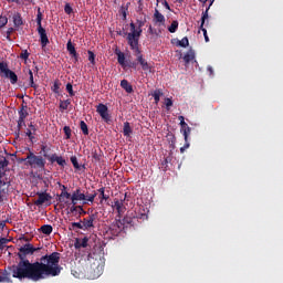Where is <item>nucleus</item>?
Returning <instances> with one entry per match:
<instances>
[{
  "instance_id": "obj_56",
  "label": "nucleus",
  "mask_w": 283,
  "mask_h": 283,
  "mask_svg": "<svg viewBox=\"0 0 283 283\" xmlns=\"http://www.w3.org/2000/svg\"><path fill=\"white\" fill-rule=\"evenodd\" d=\"M29 129L30 132H32V134L36 135V125H34L32 122L29 124Z\"/></svg>"
},
{
  "instance_id": "obj_51",
  "label": "nucleus",
  "mask_w": 283,
  "mask_h": 283,
  "mask_svg": "<svg viewBox=\"0 0 283 283\" xmlns=\"http://www.w3.org/2000/svg\"><path fill=\"white\" fill-rule=\"evenodd\" d=\"M64 12H65V14H72V12H74V9L72 8V6L70 3H66L64 6Z\"/></svg>"
},
{
  "instance_id": "obj_13",
  "label": "nucleus",
  "mask_w": 283,
  "mask_h": 283,
  "mask_svg": "<svg viewBox=\"0 0 283 283\" xmlns=\"http://www.w3.org/2000/svg\"><path fill=\"white\" fill-rule=\"evenodd\" d=\"M87 242H90L87 237H84L83 239H76L74 247L75 249H87Z\"/></svg>"
},
{
  "instance_id": "obj_62",
  "label": "nucleus",
  "mask_w": 283,
  "mask_h": 283,
  "mask_svg": "<svg viewBox=\"0 0 283 283\" xmlns=\"http://www.w3.org/2000/svg\"><path fill=\"white\" fill-rule=\"evenodd\" d=\"M124 222H126V224H132V219L129 217H125Z\"/></svg>"
},
{
  "instance_id": "obj_52",
  "label": "nucleus",
  "mask_w": 283,
  "mask_h": 283,
  "mask_svg": "<svg viewBox=\"0 0 283 283\" xmlns=\"http://www.w3.org/2000/svg\"><path fill=\"white\" fill-rule=\"evenodd\" d=\"M70 199H71L72 207H76V205H78L80 200L76 199V195H71Z\"/></svg>"
},
{
  "instance_id": "obj_38",
  "label": "nucleus",
  "mask_w": 283,
  "mask_h": 283,
  "mask_svg": "<svg viewBox=\"0 0 283 283\" xmlns=\"http://www.w3.org/2000/svg\"><path fill=\"white\" fill-rule=\"evenodd\" d=\"M88 54V61L92 65H96V54L92 51H87Z\"/></svg>"
},
{
  "instance_id": "obj_14",
  "label": "nucleus",
  "mask_w": 283,
  "mask_h": 283,
  "mask_svg": "<svg viewBox=\"0 0 283 283\" xmlns=\"http://www.w3.org/2000/svg\"><path fill=\"white\" fill-rule=\"evenodd\" d=\"M42 21H43V12H41V9L39 7L38 8L36 19H35V22H36V25H38V32H41L42 30H45L43 28Z\"/></svg>"
},
{
  "instance_id": "obj_36",
  "label": "nucleus",
  "mask_w": 283,
  "mask_h": 283,
  "mask_svg": "<svg viewBox=\"0 0 283 283\" xmlns=\"http://www.w3.org/2000/svg\"><path fill=\"white\" fill-rule=\"evenodd\" d=\"M3 282H11L10 273H8V271L6 270L2 272V276L0 275V283H3Z\"/></svg>"
},
{
  "instance_id": "obj_16",
  "label": "nucleus",
  "mask_w": 283,
  "mask_h": 283,
  "mask_svg": "<svg viewBox=\"0 0 283 283\" xmlns=\"http://www.w3.org/2000/svg\"><path fill=\"white\" fill-rule=\"evenodd\" d=\"M120 87L122 90H125L127 94H132L134 92V86H132V84H129V81L127 80L120 81Z\"/></svg>"
},
{
  "instance_id": "obj_2",
  "label": "nucleus",
  "mask_w": 283,
  "mask_h": 283,
  "mask_svg": "<svg viewBox=\"0 0 283 283\" xmlns=\"http://www.w3.org/2000/svg\"><path fill=\"white\" fill-rule=\"evenodd\" d=\"M130 32L127 34V43L130 48V50L134 52L135 56H137L136 61L142 66V70L144 72H151V65L145 57L143 56V53L140 51V30L136 31L134 29V22H130Z\"/></svg>"
},
{
  "instance_id": "obj_37",
  "label": "nucleus",
  "mask_w": 283,
  "mask_h": 283,
  "mask_svg": "<svg viewBox=\"0 0 283 283\" xmlns=\"http://www.w3.org/2000/svg\"><path fill=\"white\" fill-rule=\"evenodd\" d=\"M63 132L65 134V140H70L72 138V128L64 126Z\"/></svg>"
},
{
  "instance_id": "obj_59",
  "label": "nucleus",
  "mask_w": 283,
  "mask_h": 283,
  "mask_svg": "<svg viewBox=\"0 0 283 283\" xmlns=\"http://www.w3.org/2000/svg\"><path fill=\"white\" fill-rule=\"evenodd\" d=\"M179 118V120H180V127H185L187 124L185 123V116H179L178 117Z\"/></svg>"
},
{
  "instance_id": "obj_41",
  "label": "nucleus",
  "mask_w": 283,
  "mask_h": 283,
  "mask_svg": "<svg viewBox=\"0 0 283 283\" xmlns=\"http://www.w3.org/2000/svg\"><path fill=\"white\" fill-rule=\"evenodd\" d=\"M6 25H8V17L0 15V30L1 28H6Z\"/></svg>"
},
{
  "instance_id": "obj_22",
  "label": "nucleus",
  "mask_w": 283,
  "mask_h": 283,
  "mask_svg": "<svg viewBox=\"0 0 283 283\" xmlns=\"http://www.w3.org/2000/svg\"><path fill=\"white\" fill-rule=\"evenodd\" d=\"M13 25L15 28H21V25H23V18L21 17V13H15L13 15Z\"/></svg>"
},
{
  "instance_id": "obj_19",
  "label": "nucleus",
  "mask_w": 283,
  "mask_h": 283,
  "mask_svg": "<svg viewBox=\"0 0 283 283\" xmlns=\"http://www.w3.org/2000/svg\"><path fill=\"white\" fill-rule=\"evenodd\" d=\"M111 231H114L113 235H118V233L123 231V223L120 221H116L112 224Z\"/></svg>"
},
{
  "instance_id": "obj_34",
  "label": "nucleus",
  "mask_w": 283,
  "mask_h": 283,
  "mask_svg": "<svg viewBox=\"0 0 283 283\" xmlns=\"http://www.w3.org/2000/svg\"><path fill=\"white\" fill-rule=\"evenodd\" d=\"M71 163H72L74 169H81V167H82V169H85V165H83V166L78 165V158H76V156L71 157Z\"/></svg>"
},
{
  "instance_id": "obj_4",
  "label": "nucleus",
  "mask_w": 283,
  "mask_h": 283,
  "mask_svg": "<svg viewBox=\"0 0 283 283\" xmlns=\"http://www.w3.org/2000/svg\"><path fill=\"white\" fill-rule=\"evenodd\" d=\"M0 70L2 72V78H8L10 81L11 85H17L19 83V76L14 71L10 70V66H8V63L6 66L0 65Z\"/></svg>"
},
{
  "instance_id": "obj_6",
  "label": "nucleus",
  "mask_w": 283,
  "mask_h": 283,
  "mask_svg": "<svg viewBox=\"0 0 283 283\" xmlns=\"http://www.w3.org/2000/svg\"><path fill=\"white\" fill-rule=\"evenodd\" d=\"M96 218H98V212L92 213L81 220L84 231H90V229H94V220H96Z\"/></svg>"
},
{
  "instance_id": "obj_21",
  "label": "nucleus",
  "mask_w": 283,
  "mask_h": 283,
  "mask_svg": "<svg viewBox=\"0 0 283 283\" xmlns=\"http://www.w3.org/2000/svg\"><path fill=\"white\" fill-rule=\"evenodd\" d=\"M117 54V63H119V65H122V67L125 70V67H127V63L125 62V53L118 51L116 52Z\"/></svg>"
},
{
  "instance_id": "obj_12",
  "label": "nucleus",
  "mask_w": 283,
  "mask_h": 283,
  "mask_svg": "<svg viewBox=\"0 0 283 283\" xmlns=\"http://www.w3.org/2000/svg\"><path fill=\"white\" fill-rule=\"evenodd\" d=\"M184 61L186 65H189V63H196V51L193 49H190L185 55Z\"/></svg>"
},
{
  "instance_id": "obj_35",
  "label": "nucleus",
  "mask_w": 283,
  "mask_h": 283,
  "mask_svg": "<svg viewBox=\"0 0 283 283\" xmlns=\"http://www.w3.org/2000/svg\"><path fill=\"white\" fill-rule=\"evenodd\" d=\"M177 45H179V48H189V38H182L177 42Z\"/></svg>"
},
{
  "instance_id": "obj_42",
  "label": "nucleus",
  "mask_w": 283,
  "mask_h": 283,
  "mask_svg": "<svg viewBox=\"0 0 283 283\" xmlns=\"http://www.w3.org/2000/svg\"><path fill=\"white\" fill-rule=\"evenodd\" d=\"M67 213H73V216H78V206L69 207Z\"/></svg>"
},
{
  "instance_id": "obj_57",
  "label": "nucleus",
  "mask_w": 283,
  "mask_h": 283,
  "mask_svg": "<svg viewBox=\"0 0 283 283\" xmlns=\"http://www.w3.org/2000/svg\"><path fill=\"white\" fill-rule=\"evenodd\" d=\"M123 20L127 21V8H122Z\"/></svg>"
},
{
  "instance_id": "obj_53",
  "label": "nucleus",
  "mask_w": 283,
  "mask_h": 283,
  "mask_svg": "<svg viewBox=\"0 0 283 283\" xmlns=\"http://www.w3.org/2000/svg\"><path fill=\"white\" fill-rule=\"evenodd\" d=\"M143 25H145V22H143V21H139V23H138V29H136V24H134V30H135V32H140V34H143Z\"/></svg>"
},
{
  "instance_id": "obj_58",
  "label": "nucleus",
  "mask_w": 283,
  "mask_h": 283,
  "mask_svg": "<svg viewBox=\"0 0 283 283\" xmlns=\"http://www.w3.org/2000/svg\"><path fill=\"white\" fill-rule=\"evenodd\" d=\"M137 65L138 64L136 62H130L129 64H126V67H132V70H136Z\"/></svg>"
},
{
  "instance_id": "obj_8",
  "label": "nucleus",
  "mask_w": 283,
  "mask_h": 283,
  "mask_svg": "<svg viewBox=\"0 0 283 283\" xmlns=\"http://www.w3.org/2000/svg\"><path fill=\"white\" fill-rule=\"evenodd\" d=\"M38 200H35L33 203L35 207H42V205H45V202H50L52 200V195L48 192H36Z\"/></svg>"
},
{
  "instance_id": "obj_17",
  "label": "nucleus",
  "mask_w": 283,
  "mask_h": 283,
  "mask_svg": "<svg viewBox=\"0 0 283 283\" xmlns=\"http://www.w3.org/2000/svg\"><path fill=\"white\" fill-rule=\"evenodd\" d=\"M19 118L20 120H24L30 116V113H28V106L22 105L21 108L18 111Z\"/></svg>"
},
{
  "instance_id": "obj_24",
  "label": "nucleus",
  "mask_w": 283,
  "mask_h": 283,
  "mask_svg": "<svg viewBox=\"0 0 283 283\" xmlns=\"http://www.w3.org/2000/svg\"><path fill=\"white\" fill-rule=\"evenodd\" d=\"M78 229H81L82 231H84V228H83V222H72L70 226H69V231H78Z\"/></svg>"
},
{
  "instance_id": "obj_11",
  "label": "nucleus",
  "mask_w": 283,
  "mask_h": 283,
  "mask_svg": "<svg viewBox=\"0 0 283 283\" xmlns=\"http://www.w3.org/2000/svg\"><path fill=\"white\" fill-rule=\"evenodd\" d=\"M153 21L155 25H165V15L158 11V9L155 10Z\"/></svg>"
},
{
  "instance_id": "obj_18",
  "label": "nucleus",
  "mask_w": 283,
  "mask_h": 283,
  "mask_svg": "<svg viewBox=\"0 0 283 283\" xmlns=\"http://www.w3.org/2000/svg\"><path fill=\"white\" fill-rule=\"evenodd\" d=\"M97 191L99 193V205H103V202H107V200H109V195L105 193V187L99 188Z\"/></svg>"
},
{
  "instance_id": "obj_55",
  "label": "nucleus",
  "mask_w": 283,
  "mask_h": 283,
  "mask_svg": "<svg viewBox=\"0 0 283 283\" xmlns=\"http://www.w3.org/2000/svg\"><path fill=\"white\" fill-rule=\"evenodd\" d=\"M165 105H166L167 109H169V107H171L174 105V101H171V98L167 97L165 99Z\"/></svg>"
},
{
  "instance_id": "obj_54",
  "label": "nucleus",
  "mask_w": 283,
  "mask_h": 283,
  "mask_svg": "<svg viewBox=\"0 0 283 283\" xmlns=\"http://www.w3.org/2000/svg\"><path fill=\"white\" fill-rule=\"evenodd\" d=\"M41 151L43 154L42 158H48V146L46 145L41 146Z\"/></svg>"
},
{
  "instance_id": "obj_64",
  "label": "nucleus",
  "mask_w": 283,
  "mask_h": 283,
  "mask_svg": "<svg viewBox=\"0 0 283 283\" xmlns=\"http://www.w3.org/2000/svg\"><path fill=\"white\" fill-rule=\"evenodd\" d=\"M148 32H149V34H156V32L154 31V28L151 25H149Z\"/></svg>"
},
{
  "instance_id": "obj_60",
  "label": "nucleus",
  "mask_w": 283,
  "mask_h": 283,
  "mask_svg": "<svg viewBox=\"0 0 283 283\" xmlns=\"http://www.w3.org/2000/svg\"><path fill=\"white\" fill-rule=\"evenodd\" d=\"M94 160H101V156H98V153H93Z\"/></svg>"
},
{
  "instance_id": "obj_3",
  "label": "nucleus",
  "mask_w": 283,
  "mask_h": 283,
  "mask_svg": "<svg viewBox=\"0 0 283 283\" xmlns=\"http://www.w3.org/2000/svg\"><path fill=\"white\" fill-rule=\"evenodd\" d=\"M21 163H24V165L31 169H38V171H45V165L48 164L43 156L36 155L31 150L27 153L25 158L21 159Z\"/></svg>"
},
{
  "instance_id": "obj_63",
  "label": "nucleus",
  "mask_w": 283,
  "mask_h": 283,
  "mask_svg": "<svg viewBox=\"0 0 283 283\" xmlns=\"http://www.w3.org/2000/svg\"><path fill=\"white\" fill-rule=\"evenodd\" d=\"M12 32H14V28H12V27L7 30V34H9V35H11Z\"/></svg>"
},
{
  "instance_id": "obj_46",
  "label": "nucleus",
  "mask_w": 283,
  "mask_h": 283,
  "mask_svg": "<svg viewBox=\"0 0 283 283\" xmlns=\"http://www.w3.org/2000/svg\"><path fill=\"white\" fill-rule=\"evenodd\" d=\"M8 242H10V240L7 238L0 239V251H3V249H6V244H8Z\"/></svg>"
},
{
  "instance_id": "obj_39",
  "label": "nucleus",
  "mask_w": 283,
  "mask_h": 283,
  "mask_svg": "<svg viewBox=\"0 0 283 283\" xmlns=\"http://www.w3.org/2000/svg\"><path fill=\"white\" fill-rule=\"evenodd\" d=\"M87 211H85V209H83V206H77V220H81V216H86Z\"/></svg>"
},
{
  "instance_id": "obj_47",
  "label": "nucleus",
  "mask_w": 283,
  "mask_h": 283,
  "mask_svg": "<svg viewBox=\"0 0 283 283\" xmlns=\"http://www.w3.org/2000/svg\"><path fill=\"white\" fill-rule=\"evenodd\" d=\"M97 193L94 191V193L86 195V199L84 201L86 202H94V199L96 198Z\"/></svg>"
},
{
  "instance_id": "obj_44",
  "label": "nucleus",
  "mask_w": 283,
  "mask_h": 283,
  "mask_svg": "<svg viewBox=\"0 0 283 283\" xmlns=\"http://www.w3.org/2000/svg\"><path fill=\"white\" fill-rule=\"evenodd\" d=\"M59 157H60L59 155L52 154L51 156L48 155V157H45V158H48V160L51 163V165H54V163H56Z\"/></svg>"
},
{
  "instance_id": "obj_26",
  "label": "nucleus",
  "mask_w": 283,
  "mask_h": 283,
  "mask_svg": "<svg viewBox=\"0 0 283 283\" xmlns=\"http://www.w3.org/2000/svg\"><path fill=\"white\" fill-rule=\"evenodd\" d=\"M41 233H43L44 235H50L52 233V231H54V228H52L51 224H44L40 228Z\"/></svg>"
},
{
  "instance_id": "obj_28",
  "label": "nucleus",
  "mask_w": 283,
  "mask_h": 283,
  "mask_svg": "<svg viewBox=\"0 0 283 283\" xmlns=\"http://www.w3.org/2000/svg\"><path fill=\"white\" fill-rule=\"evenodd\" d=\"M80 128L82 130V134H84V136H90V128L87 127V124L85 123V120L80 122Z\"/></svg>"
},
{
  "instance_id": "obj_20",
  "label": "nucleus",
  "mask_w": 283,
  "mask_h": 283,
  "mask_svg": "<svg viewBox=\"0 0 283 283\" xmlns=\"http://www.w3.org/2000/svg\"><path fill=\"white\" fill-rule=\"evenodd\" d=\"M123 202H125V198L120 201L115 200L114 207H115L117 213H125V206Z\"/></svg>"
},
{
  "instance_id": "obj_43",
  "label": "nucleus",
  "mask_w": 283,
  "mask_h": 283,
  "mask_svg": "<svg viewBox=\"0 0 283 283\" xmlns=\"http://www.w3.org/2000/svg\"><path fill=\"white\" fill-rule=\"evenodd\" d=\"M66 92L70 96H75L76 93H74V87L72 86V83L66 84Z\"/></svg>"
},
{
  "instance_id": "obj_7",
  "label": "nucleus",
  "mask_w": 283,
  "mask_h": 283,
  "mask_svg": "<svg viewBox=\"0 0 283 283\" xmlns=\"http://www.w3.org/2000/svg\"><path fill=\"white\" fill-rule=\"evenodd\" d=\"M96 112L99 114L101 118L105 120V123H109V108L105 104H98L96 106Z\"/></svg>"
},
{
  "instance_id": "obj_45",
  "label": "nucleus",
  "mask_w": 283,
  "mask_h": 283,
  "mask_svg": "<svg viewBox=\"0 0 283 283\" xmlns=\"http://www.w3.org/2000/svg\"><path fill=\"white\" fill-rule=\"evenodd\" d=\"M60 167H65L67 165V161L62 156L57 157V160L55 161Z\"/></svg>"
},
{
  "instance_id": "obj_33",
  "label": "nucleus",
  "mask_w": 283,
  "mask_h": 283,
  "mask_svg": "<svg viewBox=\"0 0 283 283\" xmlns=\"http://www.w3.org/2000/svg\"><path fill=\"white\" fill-rule=\"evenodd\" d=\"M163 96V91L160 90H155L153 93V97L155 99V104L158 105L160 103V97Z\"/></svg>"
},
{
  "instance_id": "obj_40",
  "label": "nucleus",
  "mask_w": 283,
  "mask_h": 283,
  "mask_svg": "<svg viewBox=\"0 0 283 283\" xmlns=\"http://www.w3.org/2000/svg\"><path fill=\"white\" fill-rule=\"evenodd\" d=\"M72 197V195L67 191H62L60 193V197H59V201L60 202H63V198H66V200H70V198Z\"/></svg>"
},
{
  "instance_id": "obj_50",
  "label": "nucleus",
  "mask_w": 283,
  "mask_h": 283,
  "mask_svg": "<svg viewBox=\"0 0 283 283\" xmlns=\"http://www.w3.org/2000/svg\"><path fill=\"white\" fill-rule=\"evenodd\" d=\"M25 136H28V138H29V140H30L31 143H34V136H35V134H33L32 130H30V128L27 129Z\"/></svg>"
},
{
  "instance_id": "obj_10",
  "label": "nucleus",
  "mask_w": 283,
  "mask_h": 283,
  "mask_svg": "<svg viewBox=\"0 0 283 283\" xmlns=\"http://www.w3.org/2000/svg\"><path fill=\"white\" fill-rule=\"evenodd\" d=\"M66 50L72 59H74L75 63H78V53L76 52V48L72 43V40H69L66 43Z\"/></svg>"
},
{
  "instance_id": "obj_9",
  "label": "nucleus",
  "mask_w": 283,
  "mask_h": 283,
  "mask_svg": "<svg viewBox=\"0 0 283 283\" xmlns=\"http://www.w3.org/2000/svg\"><path fill=\"white\" fill-rule=\"evenodd\" d=\"M209 19V8L206 9L205 12H202L201 17V24H200V30L203 32L205 41L206 43H209V35L207 34V29H205V22Z\"/></svg>"
},
{
  "instance_id": "obj_29",
  "label": "nucleus",
  "mask_w": 283,
  "mask_h": 283,
  "mask_svg": "<svg viewBox=\"0 0 283 283\" xmlns=\"http://www.w3.org/2000/svg\"><path fill=\"white\" fill-rule=\"evenodd\" d=\"M73 196H75L76 197V199L77 200H86L87 199V197H86V195L85 193H83V192H81V189L80 188H77L73 193H72Z\"/></svg>"
},
{
  "instance_id": "obj_49",
  "label": "nucleus",
  "mask_w": 283,
  "mask_h": 283,
  "mask_svg": "<svg viewBox=\"0 0 283 283\" xmlns=\"http://www.w3.org/2000/svg\"><path fill=\"white\" fill-rule=\"evenodd\" d=\"M20 59L28 61V59H30V52H28V50H23L20 54Z\"/></svg>"
},
{
  "instance_id": "obj_23",
  "label": "nucleus",
  "mask_w": 283,
  "mask_h": 283,
  "mask_svg": "<svg viewBox=\"0 0 283 283\" xmlns=\"http://www.w3.org/2000/svg\"><path fill=\"white\" fill-rule=\"evenodd\" d=\"M28 74H29V87H32L33 90H36L39 87V85H36V83H34V72H32V70L28 69Z\"/></svg>"
},
{
  "instance_id": "obj_30",
  "label": "nucleus",
  "mask_w": 283,
  "mask_h": 283,
  "mask_svg": "<svg viewBox=\"0 0 283 283\" xmlns=\"http://www.w3.org/2000/svg\"><path fill=\"white\" fill-rule=\"evenodd\" d=\"M18 125L17 128L18 130L15 132V138H19V136H21V128L25 127V122L23 119H18Z\"/></svg>"
},
{
  "instance_id": "obj_31",
  "label": "nucleus",
  "mask_w": 283,
  "mask_h": 283,
  "mask_svg": "<svg viewBox=\"0 0 283 283\" xmlns=\"http://www.w3.org/2000/svg\"><path fill=\"white\" fill-rule=\"evenodd\" d=\"M178 20H175L171 22V25L168 27V32H170V34H175V32H178Z\"/></svg>"
},
{
  "instance_id": "obj_32",
  "label": "nucleus",
  "mask_w": 283,
  "mask_h": 283,
  "mask_svg": "<svg viewBox=\"0 0 283 283\" xmlns=\"http://www.w3.org/2000/svg\"><path fill=\"white\" fill-rule=\"evenodd\" d=\"M70 105H72V101H70V99H66V101L61 99L60 101V109H61V112H65V109H67V107H70Z\"/></svg>"
},
{
  "instance_id": "obj_25",
  "label": "nucleus",
  "mask_w": 283,
  "mask_h": 283,
  "mask_svg": "<svg viewBox=\"0 0 283 283\" xmlns=\"http://www.w3.org/2000/svg\"><path fill=\"white\" fill-rule=\"evenodd\" d=\"M181 132L184 134L185 142L188 143L189 140V134H191V127L189 125L181 126Z\"/></svg>"
},
{
  "instance_id": "obj_1",
  "label": "nucleus",
  "mask_w": 283,
  "mask_h": 283,
  "mask_svg": "<svg viewBox=\"0 0 283 283\" xmlns=\"http://www.w3.org/2000/svg\"><path fill=\"white\" fill-rule=\"evenodd\" d=\"M36 251H41V248H34L32 243H25L19 249L17 265H12V277L17 280H31V282H41V280H48V277H59L63 266H61V253L52 252L40 258L39 261L30 262L28 255H34Z\"/></svg>"
},
{
  "instance_id": "obj_5",
  "label": "nucleus",
  "mask_w": 283,
  "mask_h": 283,
  "mask_svg": "<svg viewBox=\"0 0 283 283\" xmlns=\"http://www.w3.org/2000/svg\"><path fill=\"white\" fill-rule=\"evenodd\" d=\"M10 165V161L8 159L3 158L0 160V202H3V190L2 188L6 187V181L3 180V172L1 169H6Z\"/></svg>"
},
{
  "instance_id": "obj_15",
  "label": "nucleus",
  "mask_w": 283,
  "mask_h": 283,
  "mask_svg": "<svg viewBox=\"0 0 283 283\" xmlns=\"http://www.w3.org/2000/svg\"><path fill=\"white\" fill-rule=\"evenodd\" d=\"M38 33L40 35L42 48H45L50 43V39L48 38V32L45 30H42V31H39Z\"/></svg>"
},
{
  "instance_id": "obj_61",
  "label": "nucleus",
  "mask_w": 283,
  "mask_h": 283,
  "mask_svg": "<svg viewBox=\"0 0 283 283\" xmlns=\"http://www.w3.org/2000/svg\"><path fill=\"white\" fill-rule=\"evenodd\" d=\"M164 7L166 8V10H171V7L169 6V2H167V0L164 1Z\"/></svg>"
},
{
  "instance_id": "obj_48",
  "label": "nucleus",
  "mask_w": 283,
  "mask_h": 283,
  "mask_svg": "<svg viewBox=\"0 0 283 283\" xmlns=\"http://www.w3.org/2000/svg\"><path fill=\"white\" fill-rule=\"evenodd\" d=\"M59 90H61V84L59 83V81H55L52 86V92H54V94H59Z\"/></svg>"
},
{
  "instance_id": "obj_27",
  "label": "nucleus",
  "mask_w": 283,
  "mask_h": 283,
  "mask_svg": "<svg viewBox=\"0 0 283 283\" xmlns=\"http://www.w3.org/2000/svg\"><path fill=\"white\" fill-rule=\"evenodd\" d=\"M123 134L124 136H127V137L132 136V126L129 122L124 123Z\"/></svg>"
}]
</instances>
